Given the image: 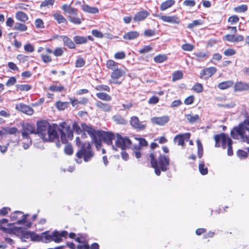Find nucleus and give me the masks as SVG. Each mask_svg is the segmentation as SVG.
Masks as SVG:
<instances>
[{
  "instance_id": "64",
  "label": "nucleus",
  "mask_w": 249,
  "mask_h": 249,
  "mask_svg": "<svg viewBox=\"0 0 249 249\" xmlns=\"http://www.w3.org/2000/svg\"><path fill=\"white\" fill-rule=\"evenodd\" d=\"M237 155L239 158L242 159H245L248 156L247 153L242 150H239L237 152Z\"/></svg>"
},
{
  "instance_id": "34",
  "label": "nucleus",
  "mask_w": 249,
  "mask_h": 249,
  "mask_svg": "<svg viewBox=\"0 0 249 249\" xmlns=\"http://www.w3.org/2000/svg\"><path fill=\"white\" fill-rule=\"evenodd\" d=\"M113 120L117 124H124L126 123V120L121 115H116L113 116Z\"/></svg>"
},
{
  "instance_id": "57",
  "label": "nucleus",
  "mask_w": 249,
  "mask_h": 249,
  "mask_svg": "<svg viewBox=\"0 0 249 249\" xmlns=\"http://www.w3.org/2000/svg\"><path fill=\"white\" fill-rule=\"evenodd\" d=\"M25 142H23V147L24 149H28L32 144V141L30 138H24Z\"/></svg>"
},
{
  "instance_id": "37",
  "label": "nucleus",
  "mask_w": 249,
  "mask_h": 249,
  "mask_svg": "<svg viewBox=\"0 0 249 249\" xmlns=\"http://www.w3.org/2000/svg\"><path fill=\"white\" fill-rule=\"evenodd\" d=\"M106 66L108 69L114 71L118 68V64L114 60L110 59L107 61Z\"/></svg>"
},
{
  "instance_id": "61",
  "label": "nucleus",
  "mask_w": 249,
  "mask_h": 249,
  "mask_svg": "<svg viewBox=\"0 0 249 249\" xmlns=\"http://www.w3.org/2000/svg\"><path fill=\"white\" fill-rule=\"evenodd\" d=\"M223 39L231 42H234V35H227L223 36Z\"/></svg>"
},
{
  "instance_id": "23",
  "label": "nucleus",
  "mask_w": 249,
  "mask_h": 249,
  "mask_svg": "<svg viewBox=\"0 0 249 249\" xmlns=\"http://www.w3.org/2000/svg\"><path fill=\"white\" fill-rule=\"evenodd\" d=\"M59 37L62 40L63 44L70 49H75V45L72 40L66 36H60Z\"/></svg>"
},
{
  "instance_id": "42",
  "label": "nucleus",
  "mask_w": 249,
  "mask_h": 249,
  "mask_svg": "<svg viewBox=\"0 0 249 249\" xmlns=\"http://www.w3.org/2000/svg\"><path fill=\"white\" fill-rule=\"evenodd\" d=\"M200 173L203 175H206L208 173V169L205 166L204 162H201L198 166Z\"/></svg>"
},
{
  "instance_id": "48",
  "label": "nucleus",
  "mask_w": 249,
  "mask_h": 249,
  "mask_svg": "<svg viewBox=\"0 0 249 249\" xmlns=\"http://www.w3.org/2000/svg\"><path fill=\"white\" fill-rule=\"evenodd\" d=\"M49 89L52 91H62L64 89V87L62 86L52 85Z\"/></svg>"
},
{
  "instance_id": "2",
  "label": "nucleus",
  "mask_w": 249,
  "mask_h": 249,
  "mask_svg": "<svg viewBox=\"0 0 249 249\" xmlns=\"http://www.w3.org/2000/svg\"><path fill=\"white\" fill-rule=\"evenodd\" d=\"M30 238L33 241H41L45 243L53 241L56 243H60L62 241L63 237L65 238L67 237L68 233L65 231H55L52 232L47 231L42 233L40 235H38L30 232Z\"/></svg>"
},
{
  "instance_id": "3",
  "label": "nucleus",
  "mask_w": 249,
  "mask_h": 249,
  "mask_svg": "<svg viewBox=\"0 0 249 249\" xmlns=\"http://www.w3.org/2000/svg\"><path fill=\"white\" fill-rule=\"evenodd\" d=\"M72 128L77 134H80L83 131L87 132L91 137L92 141L94 143L96 149L99 150L101 147V141L97 139V137L100 134L99 130H96L91 125H88L85 123L81 124V127L76 123L72 124Z\"/></svg>"
},
{
  "instance_id": "27",
  "label": "nucleus",
  "mask_w": 249,
  "mask_h": 249,
  "mask_svg": "<svg viewBox=\"0 0 249 249\" xmlns=\"http://www.w3.org/2000/svg\"><path fill=\"white\" fill-rule=\"evenodd\" d=\"M175 4V0H167L162 2L160 6V10L162 11L166 10L167 9L171 7Z\"/></svg>"
},
{
  "instance_id": "47",
  "label": "nucleus",
  "mask_w": 249,
  "mask_h": 249,
  "mask_svg": "<svg viewBox=\"0 0 249 249\" xmlns=\"http://www.w3.org/2000/svg\"><path fill=\"white\" fill-rule=\"evenodd\" d=\"M68 103L66 102H61L60 101L57 102L56 103V107L59 110H64L68 107Z\"/></svg>"
},
{
  "instance_id": "33",
  "label": "nucleus",
  "mask_w": 249,
  "mask_h": 249,
  "mask_svg": "<svg viewBox=\"0 0 249 249\" xmlns=\"http://www.w3.org/2000/svg\"><path fill=\"white\" fill-rule=\"evenodd\" d=\"M74 42L77 44H85L87 42V38L82 36H75L73 37Z\"/></svg>"
},
{
  "instance_id": "28",
  "label": "nucleus",
  "mask_w": 249,
  "mask_h": 249,
  "mask_svg": "<svg viewBox=\"0 0 249 249\" xmlns=\"http://www.w3.org/2000/svg\"><path fill=\"white\" fill-rule=\"evenodd\" d=\"M82 9L85 12L92 14H96L98 13V9L96 7H90L88 5L84 4L81 6Z\"/></svg>"
},
{
  "instance_id": "26",
  "label": "nucleus",
  "mask_w": 249,
  "mask_h": 249,
  "mask_svg": "<svg viewBox=\"0 0 249 249\" xmlns=\"http://www.w3.org/2000/svg\"><path fill=\"white\" fill-rule=\"evenodd\" d=\"M96 106L97 107L105 112H109L111 109V106L109 104L103 103L99 101L96 102Z\"/></svg>"
},
{
  "instance_id": "45",
  "label": "nucleus",
  "mask_w": 249,
  "mask_h": 249,
  "mask_svg": "<svg viewBox=\"0 0 249 249\" xmlns=\"http://www.w3.org/2000/svg\"><path fill=\"white\" fill-rule=\"evenodd\" d=\"M141 148L140 145H136L133 147V154L137 159H139L141 157Z\"/></svg>"
},
{
  "instance_id": "8",
  "label": "nucleus",
  "mask_w": 249,
  "mask_h": 249,
  "mask_svg": "<svg viewBox=\"0 0 249 249\" xmlns=\"http://www.w3.org/2000/svg\"><path fill=\"white\" fill-rule=\"evenodd\" d=\"M28 214H23L21 211H16L10 215V219L13 224H23L26 222Z\"/></svg>"
},
{
  "instance_id": "21",
  "label": "nucleus",
  "mask_w": 249,
  "mask_h": 249,
  "mask_svg": "<svg viewBox=\"0 0 249 249\" xmlns=\"http://www.w3.org/2000/svg\"><path fill=\"white\" fill-rule=\"evenodd\" d=\"M61 9L66 14H68L69 16L77 15V10L72 7L70 4H63L62 6Z\"/></svg>"
},
{
  "instance_id": "62",
  "label": "nucleus",
  "mask_w": 249,
  "mask_h": 249,
  "mask_svg": "<svg viewBox=\"0 0 249 249\" xmlns=\"http://www.w3.org/2000/svg\"><path fill=\"white\" fill-rule=\"evenodd\" d=\"M65 153L67 155H71L73 152L72 147L70 145H66L64 148Z\"/></svg>"
},
{
  "instance_id": "7",
  "label": "nucleus",
  "mask_w": 249,
  "mask_h": 249,
  "mask_svg": "<svg viewBox=\"0 0 249 249\" xmlns=\"http://www.w3.org/2000/svg\"><path fill=\"white\" fill-rule=\"evenodd\" d=\"M214 139L215 141V147H219L221 146L223 149L227 148L229 143L232 142V140L229 136L225 133L215 135Z\"/></svg>"
},
{
  "instance_id": "16",
  "label": "nucleus",
  "mask_w": 249,
  "mask_h": 249,
  "mask_svg": "<svg viewBox=\"0 0 249 249\" xmlns=\"http://www.w3.org/2000/svg\"><path fill=\"white\" fill-rule=\"evenodd\" d=\"M216 71V68L214 67L206 68L201 71L200 74V77L205 79L211 77Z\"/></svg>"
},
{
  "instance_id": "39",
  "label": "nucleus",
  "mask_w": 249,
  "mask_h": 249,
  "mask_svg": "<svg viewBox=\"0 0 249 249\" xmlns=\"http://www.w3.org/2000/svg\"><path fill=\"white\" fill-rule=\"evenodd\" d=\"M14 29L24 32L27 30V27L24 24L17 22L15 23Z\"/></svg>"
},
{
  "instance_id": "41",
  "label": "nucleus",
  "mask_w": 249,
  "mask_h": 249,
  "mask_svg": "<svg viewBox=\"0 0 249 249\" xmlns=\"http://www.w3.org/2000/svg\"><path fill=\"white\" fill-rule=\"evenodd\" d=\"M197 146V155L199 158H201L203 156V146L200 140L196 141Z\"/></svg>"
},
{
  "instance_id": "63",
  "label": "nucleus",
  "mask_w": 249,
  "mask_h": 249,
  "mask_svg": "<svg viewBox=\"0 0 249 249\" xmlns=\"http://www.w3.org/2000/svg\"><path fill=\"white\" fill-rule=\"evenodd\" d=\"M235 53H236V51L232 49H227L224 52V54L226 56H232V55L235 54Z\"/></svg>"
},
{
  "instance_id": "1",
  "label": "nucleus",
  "mask_w": 249,
  "mask_h": 249,
  "mask_svg": "<svg viewBox=\"0 0 249 249\" xmlns=\"http://www.w3.org/2000/svg\"><path fill=\"white\" fill-rule=\"evenodd\" d=\"M37 132L39 136L44 142H53L58 140V133L60 134L62 142L65 143L68 139L71 140L73 133L71 126L65 122H62L59 125L55 124L51 125L46 121H40L37 124Z\"/></svg>"
},
{
  "instance_id": "12",
  "label": "nucleus",
  "mask_w": 249,
  "mask_h": 249,
  "mask_svg": "<svg viewBox=\"0 0 249 249\" xmlns=\"http://www.w3.org/2000/svg\"><path fill=\"white\" fill-rule=\"evenodd\" d=\"M239 127L244 135L245 142L249 143V119L245 120Z\"/></svg>"
},
{
  "instance_id": "38",
  "label": "nucleus",
  "mask_w": 249,
  "mask_h": 249,
  "mask_svg": "<svg viewBox=\"0 0 249 249\" xmlns=\"http://www.w3.org/2000/svg\"><path fill=\"white\" fill-rule=\"evenodd\" d=\"M96 96L100 99L109 101L111 100V97L107 94L104 92H99L96 93Z\"/></svg>"
},
{
  "instance_id": "32",
  "label": "nucleus",
  "mask_w": 249,
  "mask_h": 249,
  "mask_svg": "<svg viewBox=\"0 0 249 249\" xmlns=\"http://www.w3.org/2000/svg\"><path fill=\"white\" fill-rule=\"evenodd\" d=\"M233 84V83L232 81H227L220 83L217 87L220 89H225L231 87Z\"/></svg>"
},
{
  "instance_id": "29",
  "label": "nucleus",
  "mask_w": 249,
  "mask_h": 249,
  "mask_svg": "<svg viewBox=\"0 0 249 249\" xmlns=\"http://www.w3.org/2000/svg\"><path fill=\"white\" fill-rule=\"evenodd\" d=\"M53 17L58 23L61 24L67 22L66 19L59 12H56L53 15Z\"/></svg>"
},
{
  "instance_id": "30",
  "label": "nucleus",
  "mask_w": 249,
  "mask_h": 249,
  "mask_svg": "<svg viewBox=\"0 0 249 249\" xmlns=\"http://www.w3.org/2000/svg\"><path fill=\"white\" fill-rule=\"evenodd\" d=\"M187 121L191 124H194L200 120V117L197 114H187L186 115Z\"/></svg>"
},
{
  "instance_id": "58",
  "label": "nucleus",
  "mask_w": 249,
  "mask_h": 249,
  "mask_svg": "<svg viewBox=\"0 0 249 249\" xmlns=\"http://www.w3.org/2000/svg\"><path fill=\"white\" fill-rule=\"evenodd\" d=\"M239 18L237 16H232L230 17L228 19V22L231 23V24H233L234 23H237L239 21Z\"/></svg>"
},
{
  "instance_id": "17",
  "label": "nucleus",
  "mask_w": 249,
  "mask_h": 249,
  "mask_svg": "<svg viewBox=\"0 0 249 249\" xmlns=\"http://www.w3.org/2000/svg\"><path fill=\"white\" fill-rule=\"evenodd\" d=\"M16 108L18 110L29 115H31L34 113V110L32 107L24 104L20 103L17 104Z\"/></svg>"
},
{
  "instance_id": "31",
  "label": "nucleus",
  "mask_w": 249,
  "mask_h": 249,
  "mask_svg": "<svg viewBox=\"0 0 249 249\" xmlns=\"http://www.w3.org/2000/svg\"><path fill=\"white\" fill-rule=\"evenodd\" d=\"M16 18L22 22H25L28 19V16L23 12L19 11L16 14Z\"/></svg>"
},
{
  "instance_id": "22",
  "label": "nucleus",
  "mask_w": 249,
  "mask_h": 249,
  "mask_svg": "<svg viewBox=\"0 0 249 249\" xmlns=\"http://www.w3.org/2000/svg\"><path fill=\"white\" fill-rule=\"evenodd\" d=\"M139 36V32L136 31H132L125 33L123 37L125 40H131L137 38Z\"/></svg>"
},
{
  "instance_id": "18",
  "label": "nucleus",
  "mask_w": 249,
  "mask_h": 249,
  "mask_svg": "<svg viewBox=\"0 0 249 249\" xmlns=\"http://www.w3.org/2000/svg\"><path fill=\"white\" fill-rule=\"evenodd\" d=\"M233 88L235 91H248L249 90V83L238 81L235 83Z\"/></svg>"
},
{
  "instance_id": "13",
  "label": "nucleus",
  "mask_w": 249,
  "mask_h": 249,
  "mask_svg": "<svg viewBox=\"0 0 249 249\" xmlns=\"http://www.w3.org/2000/svg\"><path fill=\"white\" fill-rule=\"evenodd\" d=\"M158 17L162 21L169 23L178 24L180 22V20L177 16L158 15Z\"/></svg>"
},
{
  "instance_id": "60",
  "label": "nucleus",
  "mask_w": 249,
  "mask_h": 249,
  "mask_svg": "<svg viewBox=\"0 0 249 249\" xmlns=\"http://www.w3.org/2000/svg\"><path fill=\"white\" fill-rule=\"evenodd\" d=\"M144 35L146 36H152L156 34L155 30L147 29L144 31Z\"/></svg>"
},
{
  "instance_id": "19",
  "label": "nucleus",
  "mask_w": 249,
  "mask_h": 249,
  "mask_svg": "<svg viewBox=\"0 0 249 249\" xmlns=\"http://www.w3.org/2000/svg\"><path fill=\"white\" fill-rule=\"evenodd\" d=\"M150 15L149 12L146 10H142L137 12L133 18L135 22H140L144 20Z\"/></svg>"
},
{
  "instance_id": "46",
  "label": "nucleus",
  "mask_w": 249,
  "mask_h": 249,
  "mask_svg": "<svg viewBox=\"0 0 249 249\" xmlns=\"http://www.w3.org/2000/svg\"><path fill=\"white\" fill-rule=\"evenodd\" d=\"M202 24V22L201 20H195L192 23H189L187 27L189 29H192L194 27L201 25Z\"/></svg>"
},
{
  "instance_id": "9",
  "label": "nucleus",
  "mask_w": 249,
  "mask_h": 249,
  "mask_svg": "<svg viewBox=\"0 0 249 249\" xmlns=\"http://www.w3.org/2000/svg\"><path fill=\"white\" fill-rule=\"evenodd\" d=\"M130 124L131 126L137 131L144 130L146 127V121H140L138 117L136 116L130 118Z\"/></svg>"
},
{
  "instance_id": "43",
  "label": "nucleus",
  "mask_w": 249,
  "mask_h": 249,
  "mask_svg": "<svg viewBox=\"0 0 249 249\" xmlns=\"http://www.w3.org/2000/svg\"><path fill=\"white\" fill-rule=\"evenodd\" d=\"M183 73L180 71H176L173 74L172 80L175 81L182 78Z\"/></svg>"
},
{
  "instance_id": "14",
  "label": "nucleus",
  "mask_w": 249,
  "mask_h": 249,
  "mask_svg": "<svg viewBox=\"0 0 249 249\" xmlns=\"http://www.w3.org/2000/svg\"><path fill=\"white\" fill-rule=\"evenodd\" d=\"M34 133H36V129L34 126L29 124L23 125L22 135L23 138H29V135Z\"/></svg>"
},
{
  "instance_id": "25",
  "label": "nucleus",
  "mask_w": 249,
  "mask_h": 249,
  "mask_svg": "<svg viewBox=\"0 0 249 249\" xmlns=\"http://www.w3.org/2000/svg\"><path fill=\"white\" fill-rule=\"evenodd\" d=\"M231 137L234 139H237L240 136L243 142H245L244 135L239 127L234 128L231 132Z\"/></svg>"
},
{
  "instance_id": "36",
  "label": "nucleus",
  "mask_w": 249,
  "mask_h": 249,
  "mask_svg": "<svg viewBox=\"0 0 249 249\" xmlns=\"http://www.w3.org/2000/svg\"><path fill=\"white\" fill-rule=\"evenodd\" d=\"M195 56L196 57V59L198 61H203L204 59H206L208 55L207 53L203 52H199L194 53Z\"/></svg>"
},
{
  "instance_id": "56",
  "label": "nucleus",
  "mask_w": 249,
  "mask_h": 249,
  "mask_svg": "<svg viewBox=\"0 0 249 249\" xmlns=\"http://www.w3.org/2000/svg\"><path fill=\"white\" fill-rule=\"evenodd\" d=\"M75 241L79 243H84L87 241L86 235L84 234H79V236L75 238Z\"/></svg>"
},
{
  "instance_id": "44",
  "label": "nucleus",
  "mask_w": 249,
  "mask_h": 249,
  "mask_svg": "<svg viewBox=\"0 0 249 249\" xmlns=\"http://www.w3.org/2000/svg\"><path fill=\"white\" fill-rule=\"evenodd\" d=\"M248 9L247 5L243 4L234 8V11L237 13H243L246 12Z\"/></svg>"
},
{
  "instance_id": "55",
  "label": "nucleus",
  "mask_w": 249,
  "mask_h": 249,
  "mask_svg": "<svg viewBox=\"0 0 249 249\" xmlns=\"http://www.w3.org/2000/svg\"><path fill=\"white\" fill-rule=\"evenodd\" d=\"M24 50L26 52L32 53L35 51L34 47L31 43H27L24 46Z\"/></svg>"
},
{
  "instance_id": "24",
  "label": "nucleus",
  "mask_w": 249,
  "mask_h": 249,
  "mask_svg": "<svg viewBox=\"0 0 249 249\" xmlns=\"http://www.w3.org/2000/svg\"><path fill=\"white\" fill-rule=\"evenodd\" d=\"M125 71L121 69H116L111 73V77L113 80H117L121 77L124 76Z\"/></svg>"
},
{
  "instance_id": "35",
  "label": "nucleus",
  "mask_w": 249,
  "mask_h": 249,
  "mask_svg": "<svg viewBox=\"0 0 249 249\" xmlns=\"http://www.w3.org/2000/svg\"><path fill=\"white\" fill-rule=\"evenodd\" d=\"M69 20L72 23L76 24H80L81 23V19L78 16V14L76 15L68 16Z\"/></svg>"
},
{
  "instance_id": "6",
  "label": "nucleus",
  "mask_w": 249,
  "mask_h": 249,
  "mask_svg": "<svg viewBox=\"0 0 249 249\" xmlns=\"http://www.w3.org/2000/svg\"><path fill=\"white\" fill-rule=\"evenodd\" d=\"M116 140L115 146L112 145V149L117 151L116 147L120 148L122 150H125L131 147V141L127 137H122L120 134L117 133L116 135Z\"/></svg>"
},
{
  "instance_id": "10",
  "label": "nucleus",
  "mask_w": 249,
  "mask_h": 249,
  "mask_svg": "<svg viewBox=\"0 0 249 249\" xmlns=\"http://www.w3.org/2000/svg\"><path fill=\"white\" fill-rule=\"evenodd\" d=\"M100 135H99V136H98L97 137V139L98 140H100L101 142V141L99 138L100 136H101L106 143H107L108 145H112V141L115 139V138L116 137L115 135L113 133L109 132H103V133L100 131ZM101 146L102 145H101ZM101 148V147L100 148H99V150H98L97 149V150H100V149Z\"/></svg>"
},
{
  "instance_id": "51",
  "label": "nucleus",
  "mask_w": 249,
  "mask_h": 249,
  "mask_svg": "<svg viewBox=\"0 0 249 249\" xmlns=\"http://www.w3.org/2000/svg\"><path fill=\"white\" fill-rule=\"evenodd\" d=\"M85 61L82 57H78L75 62V67L81 68L84 66Z\"/></svg>"
},
{
  "instance_id": "5",
  "label": "nucleus",
  "mask_w": 249,
  "mask_h": 249,
  "mask_svg": "<svg viewBox=\"0 0 249 249\" xmlns=\"http://www.w3.org/2000/svg\"><path fill=\"white\" fill-rule=\"evenodd\" d=\"M76 156L79 159L76 160V162L78 163L82 162V158H83L85 161L88 162L93 157V153L89 142L82 144L80 150L76 153Z\"/></svg>"
},
{
  "instance_id": "50",
  "label": "nucleus",
  "mask_w": 249,
  "mask_h": 249,
  "mask_svg": "<svg viewBox=\"0 0 249 249\" xmlns=\"http://www.w3.org/2000/svg\"><path fill=\"white\" fill-rule=\"evenodd\" d=\"M192 89L197 93H200L203 91V86L200 83L196 84L193 86Z\"/></svg>"
},
{
  "instance_id": "4",
  "label": "nucleus",
  "mask_w": 249,
  "mask_h": 249,
  "mask_svg": "<svg viewBox=\"0 0 249 249\" xmlns=\"http://www.w3.org/2000/svg\"><path fill=\"white\" fill-rule=\"evenodd\" d=\"M149 157L151 166L155 169V173L157 176L160 175V171L165 172L167 170L170 161L168 157L160 155L159 157L158 162L154 153H151Z\"/></svg>"
},
{
  "instance_id": "40",
  "label": "nucleus",
  "mask_w": 249,
  "mask_h": 249,
  "mask_svg": "<svg viewBox=\"0 0 249 249\" xmlns=\"http://www.w3.org/2000/svg\"><path fill=\"white\" fill-rule=\"evenodd\" d=\"M167 57L165 54H159L154 58V60L156 63H162L167 59Z\"/></svg>"
},
{
  "instance_id": "53",
  "label": "nucleus",
  "mask_w": 249,
  "mask_h": 249,
  "mask_svg": "<svg viewBox=\"0 0 249 249\" xmlns=\"http://www.w3.org/2000/svg\"><path fill=\"white\" fill-rule=\"evenodd\" d=\"M152 50V48L150 46H144L140 50H139V52L142 53H148Z\"/></svg>"
},
{
  "instance_id": "59",
  "label": "nucleus",
  "mask_w": 249,
  "mask_h": 249,
  "mask_svg": "<svg viewBox=\"0 0 249 249\" xmlns=\"http://www.w3.org/2000/svg\"><path fill=\"white\" fill-rule=\"evenodd\" d=\"M125 57V54L124 52H120L114 54V58L116 59H123Z\"/></svg>"
},
{
  "instance_id": "11",
  "label": "nucleus",
  "mask_w": 249,
  "mask_h": 249,
  "mask_svg": "<svg viewBox=\"0 0 249 249\" xmlns=\"http://www.w3.org/2000/svg\"><path fill=\"white\" fill-rule=\"evenodd\" d=\"M191 136L190 133H181L177 135L174 138V142L178 145L184 147L185 142L188 141Z\"/></svg>"
},
{
  "instance_id": "52",
  "label": "nucleus",
  "mask_w": 249,
  "mask_h": 249,
  "mask_svg": "<svg viewBox=\"0 0 249 249\" xmlns=\"http://www.w3.org/2000/svg\"><path fill=\"white\" fill-rule=\"evenodd\" d=\"M64 53V50L63 48L60 47H58L56 48L53 52V54L55 56H60L62 55Z\"/></svg>"
},
{
  "instance_id": "20",
  "label": "nucleus",
  "mask_w": 249,
  "mask_h": 249,
  "mask_svg": "<svg viewBox=\"0 0 249 249\" xmlns=\"http://www.w3.org/2000/svg\"><path fill=\"white\" fill-rule=\"evenodd\" d=\"M17 232L18 236L19 237L22 242H25L26 239H29L31 237L30 232L22 228H18Z\"/></svg>"
},
{
  "instance_id": "54",
  "label": "nucleus",
  "mask_w": 249,
  "mask_h": 249,
  "mask_svg": "<svg viewBox=\"0 0 249 249\" xmlns=\"http://www.w3.org/2000/svg\"><path fill=\"white\" fill-rule=\"evenodd\" d=\"M181 48L182 50L185 51H191L194 49V47L193 45L191 44L186 43L185 44H183L181 46Z\"/></svg>"
},
{
  "instance_id": "15",
  "label": "nucleus",
  "mask_w": 249,
  "mask_h": 249,
  "mask_svg": "<svg viewBox=\"0 0 249 249\" xmlns=\"http://www.w3.org/2000/svg\"><path fill=\"white\" fill-rule=\"evenodd\" d=\"M169 121V117L167 115L161 117H153L151 119V122L152 124L159 125H164L167 124Z\"/></svg>"
},
{
  "instance_id": "49",
  "label": "nucleus",
  "mask_w": 249,
  "mask_h": 249,
  "mask_svg": "<svg viewBox=\"0 0 249 249\" xmlns=\"http://www.w3.org/2000/svg\"><path fill=\"white\" fill-rule=\"evenodd\" d=\"M17 88L20 91H28L31 88V86L29 85H17Z\"/></svg>"
}]
</instances>
